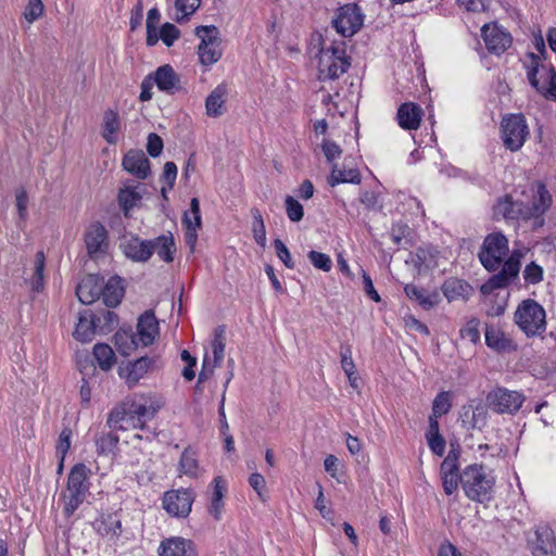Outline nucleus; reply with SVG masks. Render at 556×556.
Returning <instances> with one entry per match:
<instances>
[{"label": "nucleus", "mask_w": 556, "mask_h": 556, "mask_svg": "<svg viewBox=\"0 0 556 556\" xmlns=\"http://www.w3.org/2000/svg\"><path fill=\"white\" fill-rule=\"evenodd\" d=\"M509 253L508 239L501 231L489 233L482 243L478 254L483 267L489 271L501 270L493 275L483 288L496 290L507 287L519 274L520 262L523 257L521 250H513Z\"/></svg>", "instance_id": "1"}, {"label": "nucleus", "mask_w": 556, "mask_h": 556, "mask_svg": "<svg viewBox=\"0 0 556 556\" xmlns=\"http://www.w3.org/2000/svg\"><path fill=\"white\" fill-rule=\"evenodd\" d=\"M156 410L157 406L150 395L135 393L112 409L106 422L112 429H142L154 417Z\"/></svg>", "instance_id": "2"}, {"label": "nucleus", "mask_w": 556, "mask_h": 556, "mask_svg": "<svg viewBox=\"0 0 556 556\" xmlns=\"http://www.w3.org/2000/svg\"><path fill=\"white\" fill-rule=\"evenodd\" d=\"M460 483L469 500L484 503L492 498L495 477L492 470L482 465L472 464L460 473Z\"/></svg>", "instance_id": "3"}, {"label": "nucleus", "mask_w": 556, "mask_h": 556, "mask_svg": "<svg viewBox=\"0 0 556 556\" xmlns=\"http://www.w3.org/2000/svg\"><path fill=\"white\" fill-rule=\"evenodd\" d=\"M90 469L85 464H76L67 477L66 490L63 493L64 514L72 516L84 503L89 492Z\"/></svg>", "instance_id": "4"}, {"label": "nucleus", "mask_w": 556, "mask_h": 556, "mask_svg": "<svg viewBox=\"0 0 556 556\" xmlns=\"http://www.w3.org/2000/svg\"><path fill=\"white\" fill-rule=\"evenodd\" d=\"M527 77L538 93L547 100L556 101V72L539 56L531 53L526 64Z\"/></svg>", "instance_id": "5"}, {"label": "nucleus", "mask_w": 556, "mask_h": 556, "mask_svg": "<svg viewBox=\"0 0 556 556\" xmlns=\"http://www.w3.org/2000/svg\"><path fill=\"white\" fill-rule=\"evenodd\" d=\"M514 319L527 337L541 336L546 330L545 309L532 299L523 300L517 306Z\"/></svg>", "instance_id": "6"}, {"label": "nucleus", "mask_w": 556, "mask_h": 556, "mask_svg": "<svg viewBox=\"0 0 556 556\" xmlns=\"http://www.w3.org/2000/svg\"><path fill=\"white\" fill-rule=\"evenodd\" d=\"M350 65L344 42L321 48L318 61L320 79H337L349 70Z\"/></svg>", "instance_id": "7"}, {"label": "nucleus", "mask_w": 556, "mask_h": 556, "mask_svg": "<svg viewBox=\"0 0 556 556\" xmlns=\"http://www.w3.org/2000/svg\"><path fill=\"white\" fill-rule=\"evenodd\" d=\"M195 35L201 40L198 47L200 63L204 66H211L215 64L223 54L217 27L213 25L198 26L195 28Z\"/></svg>", "instance_id": "8"}, {"label": "nucleus", "mask_w": 556, "mask_h": 556, "mask_svg": "<svg viewBox=\"0 0 556 556\" xmlns=\"http://www.w3.org/2000/svg\"><path fill=\"white\" fill-rule=\"evenodd\" d=\"M501 126L504 146L513 152L520 150L529 135L526 118L521 114H510L502 119Z\"/></svg>", "instance_id": "9"}, {"label": "nucleus", "mask_w": 556, "mask_h": 556, "mask_svg": "<svg viewBox=\"0 0 556 556\" xmlns=\"http://www.w3.org/2000/svg\"><path fill=\"white\" fill-rule=\"evenodd\" d=\"M525 400L521 392L498 387L488 393L486 405L497 414L514 415L520 409Z\"/></svg>", "instance_id": "10"}, {"label": "nucleus", "mask_w": 556, "mask_h": 556, "mask_svg": "<svg viewBox=\"0 0 556 556\" xmlns=\"http://www.w3.org/2000/svg\"><path fill=\"white\" fill-rule=\"evenodd\" d=\"M363 23L364 15L361 8L355 3L341 7L332 21L333 27L342 37H351L356 34Z\"/></svg>", "instance_id": "11"}, {"label": "nucleus", "mask_w": 556, "mask_h": 556, "mask_svg": "<svg viewBox=\"0 0 556 556\" xmlns=\"http://www.w3.org/2000/svg\"><path fill=\"white\" fill-rule=\"evenodd\" d=\"M527 548L532 556H556V535L548 526H539L527 536Z\"/></svg>", "instance_id": "12"}, {"label": "nucleus", "mask_w": 556, "mask_h": 556, "mask_svg": "<svg viewBox=\"0 0 556 556\" xmlns=\"http://www.w3.org/2000/svg\"><path fill=\"white\" fill-rule=\"evenodd\" d=\"M553 197L546 186L536 181L532 187V198L523 204V220L541 218L552 206Z\"/></svg>", "instance_id": "13"}, {"label": "nucleus", "mask_w": 556, "mask_h": 556, "mask_svg": "<svg viewBox=\"0 0 556 556\" xmlns=\"http://www.w3.org/2000/svg\"><path fill=\"white\" fill-rule=\"evenodd\" d=\"M193 501V493L188 489L170 490L163 496V507L170 516L185 518L190 514Z\"/></svg>", "instance_id": "14"}, {"label": "nucleus", "mask_w": 556, "mask_h": 556, "mask_svg": "<svg viewBox=\"0 0 556 556\" xmlns=\"http://www.w3.org/2000/svg\"><path fill=\"white\" fill-rule=\"evenodd\" d=\"M155 366L156 359L143 356L119 366L118 375L128 388H134L142 378L152 371Z\"/></svg>", "instance_id": "15"}, {"label": "nucleus", "mask_w": 556, "mask_h": 556, "mask_svg": "<svg viewBox=\"0 0 556 556\" xmlns=\"http://www.w3.org/2000/svg\"><path fill=\"white\" fill-rule=\"evenodd\" d=\"M486 49L496 55L504 53L511 45V36L497 24H485L481 28Z\"/></svg>", "instance_id": "16"}, {"label": "nucleus", "mask_w": 556, "mask_h": 556, "mask_svg": "<svg viewBox=\"0 0 556 556\" xmlns=\"http://www.w3.org/2000/svg\"><path fill=\"white\" fill-rule=\"evenodd\" d=\"M85 243L88 255L97 258L106 253L109 248L108 230L99 222L92 223L85 232Z\"/></svg>", "instance_id": "17"}, {"label": "nucleus", "mask_w": 556, "mask_h": 556, "mask_svg": "<svg viewBox=\"0 0 556 556\" xmlns=\"http://www.w3.org/2000/svg\"><path fill=\"white\" fill-rule=\"evenodd\" d=\"M159 556H198L193 541L182 536H170L161 541Z\"/></svg>", "instance_id": "18"}, {"label": "nucleus", "mask_w": 556, "mask_h": 556, "mask_svg": "<svg viewBox=\"0 0 556 556\" xmlns=\"http://www.w3.org/2000/svg\"><path fill=\"white\" fill-rule=\"evenodd\" d=\"M224 329L218 328L215 330V337L212 342V357L208 355L204 356L202 370L199 375V382L207 378L216 366H218L225 356V337Z\"/></svg>", "instance_id": "19"}, {"label": "nucleus", "mask_w": 556, "mask_h": 556, "mask_svg": "<svg viewBox=\"0 0 556 556\" xmlns=\"http://www.w3.org/2000/svg\"><path fill=\"white\" fill-rule=\"evenodd\" d=\"M150 240L137 236L125 238L121 243L124 255L136 263H146L151 258Z\"/></svg>", "instance_id": "20"}, {"label": "nucleus", "mask_w": 556, "mask_h": 556, "mask_svg": "<svg viewBox=\"0 0 556 556\" xmlns=\"http://www.w3.org/2000/svg\"><path fill=\"white\" fill-rule=\"evenodd\" d=\"M424 110L415 102L402 103L396 112L397 125L404 130H417L420 127Z\"/></svg>", "instance_id": "21"}, {"label": "nucleus", "mask_w": 556, "mask_h": 556, "mask_svg": "<svg viewBox=\"0 0 556 556\" xmlns=\"http://www.w3.org/2000/svg\"><path fill=\"white\" fill-rule=\"evenodd\" d=\"M123 167L138 179L150 175V161L141 150H130L123 159Z\"/></svg>", "instance_id": "22"}, {"label": "nucleus", "mask_w": 556, "mask_h": 556, "mask_svg": "<svg viewBox=\"0 0 556 556\" xmlns=\"http://www.w3.org/2000/svg\"><path fill=\"white\" fill-rule=\"evenodd\" d=\"M137 339L141 346L151 345L159 336V323L154 313H143L137 324Z\"/></svg>", "instance_id": "23"}, {"label": "nucleus", "mask_w": 556, "mask_h": 556, "mask_svg": "<svg viewBox=\"0 0 556 556\" xmlns=\"http://www.w3.org/2000/svg\"><path fill=\"white\" fill-rule=\"evenodd\" d=\"M102 292V280L96 275L84 277L76 288V295L83 304H91Z\"/></svg>", "instance_id": "24"}, {"label": "nucleus", "mask_w": 556, "mask_h": 556, "mask_svg": "<svg viewBox=\"0 0 556 556\" xmlns=\"http://www.w3.org/2000/svg\"><path fill=\"white\" fill-rule=\"evenodd\" d=\"M150 242L151 256L155 253L157 257L165 263L174 262L177 248L170 232L150 239Z\"/></svg>", "instance_id": "25"}, {"label": "nucleus", "mask_w": 556, "mask_h": 556, "mask_svg": "<svg viewBox=\"0 0 556 556\" xmlns=\"http://www.w3.org/2000/svg\"><path fill=\"white\" fill-rule=\"evenodd\" d=\"M485 344L497 353H509L517 350L516 343L504 331L493 326L485 328Z\"/></svg>", "instance_id": "26"}, {"label": "nucleus", "mask_w": 556, "mask_h": 556, "mask_svg": "<svg viewBox=\"0 0 556 556\" xmlns=\"http://www.w3.org/2000/svg\"><path fill=\"white\" fill-rule=\"evenodd\" d=\"M228 88L226 84L216 86L205 100L206 115L210 117L222 116L226 112Z\"/></svg>", "instance_id": "27"}, {"label": "nucleus", "mask_w": 556, "mask_h": 556, "mask_svg": "<svg viewBox=\"0 0 556 556\" xmlns=\"http://www.w3.org/2000/svg\"><path fill=\"white\" fill-rule=\"evenodd\" d=\"M153 80L160 90L167 93H175L180 89V79L170 65L160 66Z\"/></svg>", "instance_id": "28"}, {"label": "nucleus", "mask_w": 556, "mask_h": 556, "mask_svg": "<svg viewBox=\"0 0 556 556\" xmlns=\"http://www.w3.org/2000/svg\"><path fill=\"white\" fill-rule=\"evenodd\" d=\"M191 214L193 215L194 222H190V215L185 214L182 223L186 226V243L191 250L194 249L198 239V229L201 227V214H200V202L197 198L191 199Z\"/></svg>", "instance_id": "29"}, {"label": "nucleus", "mask_w": 556, "mask_h": 556, "mask_svg": "<svg viewBox=\"0 0 556 556\" xmlns=\"http://www.w3.org/2000/svg\"><path fill=\"white\" fill-rule=\"evenodd\" d=\"M523 203L514 202L510 195H505L494 205L493 214L496 218L523 219Z\"/></svg>", "instance_id": "30"}, {"label": "nucleus", "mask_w": 556, "mask_h": 556, "mask_svg": "<svg viewBox=\"0 0 556 556\" xmlns=\"http://www.w3.org/2000/svg\"><path fill=\"white\" fill-rule=\"evenodd\" d=\"M122 121L117 111L108 109L103 113L101 136L109 144L117 142V134L121 131Z\"/></svg>", "instance_id": "31"}, {"label": "nucleus", "mask_w": 556, "mask_h": 556, "mask_svg": "<svg viewBox=\"0 0 556 556\" xmlns=\"http://www.w3.org/2000/svg\"><path fill=\"white\" fill-rule=\"evenodd\" d=\"M97 532L110 540L118 539L122 534V521L116 514L102 515L94 523Z\"/></svg>", "instance_id": "32"}, {"label": "nucleus", "mask_w": 556, "mask_h": 556, "mask_svg": "<svg viewBox=\"0 0 556 556\" xmlns=\"http://www.w3.org/2000/svg\"><path fill=\"white\" fill-rule=\"evenodd\" d=\"M212 494L208 505V513L214 519L219 520L224 510V496L227 490L226 482L220 478L216 477L212 482Z\"/></svg>", "instance_id": "33"}, {"label": "nucleus", "mask_w": 556, "mask_h": 556, "mask_svg": "<svg viewBox=\"0 0 556 556\" xmlns=\"http://www.w3.org/2000/svg\"><path fill=\"white\" fill-rule=\"evenodd\" d=\"M123 280L119 277H111L106 283L102 285L101 295L103 302L109 307L117 306L124 296Z\"/></svg>", "instance_id": "34"}, {"label": "nucleus", "mask_w": 556, "mask_h": 556, "mask_svg": "<svg viewBox=\"0 0 556 556\" xmlns=\"http://www.w3.org/2000/svg\"><path fill=\"white\" fill-rule=\"evenodd\" d=\"M405 294L410 299L418 302V304L425 308L430 309L439 303V295L435 292H428L422 288L409 283L404 288Z\"/></svg>", "instance_id": "35"}, {"label": "nucleus", "mask_w": 556, "mask_h": 556, "mask_svg": "<svg viewBox=\"0 0 556 556\" xmlns=\"http://www.w3.org/2000/svg\"><path fill=\"white\" fill-rule=\"evenodd\" d=\"M463 421L467 422L469 428L481 430L488 424V407L482 404L465 407Z\"/></svg>", "instance_id": "36"}, {"label": "nucleus", "mask_w": 556, "mask_h": 556, "mask_svg": "<svg viewBox=\"0 0 556 556\" xmlns=\"http://www.w3.org/2000/svg\"><path fill=\"white\" fill-rule=\"evenodd\" d=\"M114 344L123 355H129L140 346L137 336L131 329H121L114 334Z\"/></svg>", "instance_id": "37"}, {"label": "nucleus", "mask_w": 556, "mask_h": 556, "mask_svg": "<svg viewBox=\"0 0 556 556\" xmlns=\"http://www.w3.org/2000/svg\"><path fill=\"white\" fill-rule=\"evenodd\" d=\"M362 181V176L356 168L341 169L337 164L332 165L331 174L328 177V184L334 187L339 184H354L358 185Z\"/></svg>", "instance_id": "38"}, {"label": "nucleus", "mask_w": 556, "mask_h": 556, "mask_svg": "<svg viewBox=\"0 0 556 556\" xmlns=\"http://www.w3.org/2000/svg\"><path fill=\"white\" fill-rule=\"evenodd\" d=\"M442 291L447 301L452 302L467 298L470 287L464 280L451 278L443 283Z\"/></svg>", "instance_id": "39"}, {"label": "nucleus", "mask_w": 556, "mask_h": 556, "mask_svg": "<svg viewBox=\"0 0 556 556\" xmlns=\"http://www.w3.org/2000/svg\"><path fill=\"white\" fill-rule=\"evenodd\" d=\"M94 330L93 316L90 312L86 311L79 316L74 337L80 342H89L94 336Z\"/></svg>", "instance_id": "40"}, {"label": "nucleus", "mask_w": 556, "mask_h": 556, "mask_svg": "<svg viewBox=\"0 0 556 556\" xmlns=\"http://www.w3.org/2000/svg\"><path fill=\"white\" fill-rule=\"evenodd\" d=\"M140 186L137 187H125L118 192V204L123 210L125 216H128L130 210L139 204L142 199L141 192L138 190Z\"/></svg>", "instance_id": "41"}, {"label": "nucleus", "mask_w": 556, "mask_h": 556, "mask_svg": "<svg viewBox=\"0 0 556 556\" xmlns=\"http://www.w3.org/2000/svg\"><path fill=\"white\" fill-rule=\"evenodd\" d=\"M93 357L98 366L103 370H110L116 362L113 349L105 343H98L93 346Z\"/></svg>", "instance_id": "42"}, {"label": "nucleus", "mask_w": 556, "mask_h": 556, "mask_svg": "<svg viewBox=\"0 0 556 556\" xmlns=\"http://www.w3.org/2000/svg\"><path fill=\"white\" fill-rule=\"evenodd\" d=\"M178 470L180 475H186L190 478H195L199 475V463L197 454L191 448H186L180 457Z\"/></svg>", "instance_id": "43"}, {"label": "nucleus", "mask_w": 556, "mask_h": 556, "mask_svg": "<svg viewBox=\"0 0 556 556\" xmlns=\"http://www.w3.org/2000/svg\"><path fill=\"white\" fill-rule=\"evenodd\" d=\"M200 4L201 0H175L176 22L187 21L199 9Z\"/></svg>", "instance_id": "44"}, {"label": "nucleus", "mask_w": 556, "mask_h": 556, "mask_svg": "<svg viewBox=\"0 0 556 556\" xmlns=\"http://www.w3.org/2000/svg\"><path fill=\"white\" fill-rule=\"evenodd\" d=\"M253 216L252 232L255 242L262 247H266V229L261 212L257 208H252Z\"/></svg>", "instance_id": "45"}, {"label": "nucleus", "mask_w": 556, "mask_h": 556, "mask_svg": "<svg viewBox=\"0 0 556 556\" xmlns=\"http://www.w3.org/2000/svg\"><path fill=\"white\" fill-rule=\"evenodd\" d=\"M452 407V395L447 391H442L437 394L432 403V413L434 417L446 415Z\"/></svg>", "instance_id": "46"}, {"label": "nucleus", "mask_w": 556, "mask_h": 556, "mask_svg": "<svg viewBox=\"0 0 556 556\" xmlns=\"http://www.w3.org/2000/svg\"><path fill=\"white\" fill-rule=\"evenodd\" d=\"M285 205L287 216L291 222L298 223L302 220L304 216V208L296 199L291 195H287L285 199Z\"/></svg>", "instance_id": "47"}, {"label": "nucleus", "mask_w": 556, "mask_h": 556, "mask_svg": "<svg viewBox=\"0 0 556 556\" xmlns=\"http://www.w3.org/2000/svg\"><path fill=\"white\" fill-rule=\"evenodd\" d=\"M480 321L477 318L469 319L460 329V337L470 343L476 344L480 340Z\"/></svg>", "instance_id": "48"}, {"label": "nucleus", "mask_w": 556, "mask_h": 556, "mask_svg": "<svg viewBox=\"0 0 556 556\" xmlns=\"http://www.w3.org/2000/svg\"><path fill=\"white\" fill-rule=\"evenodd\" d=\"M307 257L315 268L326 273L330 271L332 261L329 255L317 251H309Z\"/></svg>", "instance_id": "49"}, {"label": "nucleus", "mask_w": 556, "mask_h": 556, "mask_svg": "<svg viewBox=\"0 0 556 556\" xmlns=\"http://www.w3.org/2000/svg\"><path fill=\"white\" fill-rule=\"evenodd\" d=\"M543 268L535 262H531L523 269V279L529 285H536L543 280Z\"/></svg>", "instance_id": "50"}, {"label": "nucleus", "mask_w": 556, "mask_h": 556, "mask_svg": "<svg viewBox=\"0 0 556 556\" xmlns=\"http://www.w3.org/2000/svg\"><path fill=\"white\" fill-rule=\"evenodd\" d=\"M180 37V30L172 23H165L160 29V38L166 47H172Z\"/></svg>", "instance_id": "51"}, {"label": "nucleus", "mask_w": 556, "mask_h": 556, "mask_svg": "<svg viewBox=\"0 0 556 556\" xmlns=\"http://www.w3.org/2000/svg\"><path fill=\"white\" fill-rule=\"evenodd\" d=\"M458 471V453L452 450L441 464L440 475L459 473Z\"/></svg>", "instance_id": "52"}, {"label": "nucleus", "mask_w": 556, "mask_h": 556, "mask_svg": "<svg viewBox=\"0 0 556 556\" xmlns=\"http://www.w3.org/2000/svg\"><path fill=\"white\" fill-rule=\"evenodd\" d=\"M118 439L112 433H103L96 440V445L99 453H109L111 452L115 445L117 444Z\"/></svg>", "instance_id": "53"}, {"label": "nucleus", "mask_w": 556, "mask_h": 556, "mask_svg": "<svg viewBox=\"0 0 556 556\" xmlns=\"http://www.w3.org/2000/svg\"><path fill=\"white\" fill-rule=\"evenodd\" d=\"M249 483L251 488L257 493L260 500L265 502L267 497L265 478L261 473L254 472L250 476Z\"/></svg>", "instance_id": "54"}, {"label": "nucleus", "mask_w": 556, "mask_h": 556, "mask_svg": "<svg viewBox=\"0 0 556 556\" xmlns=\"http://www.w3.org/2000/svg\"><path fill=\"white\" fill-rule=\"evenodd\" d=\"M274 248L278 258L286 265V267L294 268V262L292 261L290 251L280 239L274 240Z\"/></svg>", "instance_id": "55"}, {"label": "nucleus", "mask_w": 556, "mask_h": 556, "mask_svg": "<svg viewBox=\"0 0 556 556\" xmlns=\"http://www.w3.org/2000/svg\"><path fill=\"white\" fill-rule=\"evenodd\" d=\"M321 150L324 155L326 156L329 163H332L337 159H339L342 154V150L334 141L324 139L321 143Z\"/></svg>", "instance_id": "56"}, {"label": "nucleus", "mask_w": 556, "mask_h": 556, "mask_svg": "<svg viewBox=\"0 0 556 556\" xmlns=\"http://www.w3.org/2000/svg\"><path fill=\"white\" fill-rule=\"evenodd\" d=\"M442 486L446 495H452L458 490L460 473L440 475Z\"/></svg>", "instance_id": "57"}, {"label": "nucleus", "mask_w": 556, "mask_h": 556, "mask_svg": "<svg viewBox=\"0 0 556 556\" xmlns=\"http://www.w3.org/2000/svg\"><path fill=\"white\" fill-rule=\"evenodd\" d=\"M71 430L64 429L61 431L56 445V454L61 457V462H63L67 451L71 447Z\"/></svg>", "instance_id": "58"}, {"label": "nucleus", "mask_w": 556, "mask_h": 556, "mask_svg": "<svg viewBox=\"0 0 556 556\" xmlns=\"http://www.w3.org/2000/svg\"><path fill=\"white\" fill-rule=\"evenodd\" d=\"M163 140L156 134H150L148 136L147 151L152 157H156L162 153Z\"/></svg>", "instance_id": "59"}, {"label": "nucleus", "mask_w": 556, "mask_h": 556, "mask_svg": "<svg viewBox=\"0 0 556 556\" xmlns=\"http://www.w3.org/2000/svg\"><path fill=\"white\" fill-rule=\"evenodd\" d=\"M404 325H405V328L409 331H416L424 336L429 334L428 327L413 315H408V316L404 317Z\"/></svg>", "instance_id": "60"}, {"label": "nucleus", "mask_w": 556, "mask_h": 556, "mask_svg": "<svg viewBox=\"0 0 556 556\" xmlns=\"http://www.w3.org/2000/svg\"><path fill=\"white\" fill-rule=\"evenodd\" d=\"M426 440H427L430 451L433 454H435L437 456H443V454L445 452L446 443H445L444 438L441 434L428 437V438H426Z\"/></svg>", "instance_id": "61"}, {"label": "nucleus", "mask_w": 556, "mask_h": 556, "mask_svg": "<svg viewBox=\"0 0 556 556\" xmlns=\"http://www.w3.org/2000/svg\"><path fill=\"white\" fill-rule=\"evenodd\" d=\"M341 356V367L346 376H351L356 371L355 364L352 358V351L350 348L342 350L340 353Z\"/></svg>", "instance_id": "62"}, {"label": "nucleus", "mask_w": 556, "mask_h": 556, "mask_svg": "<svg viewBox=\"0 0 556 556\" xmlns=\"http://www.w3.org/2000/svg\"><path fill=\"white\" fill-rule=\"evenodd\" d=\"M361 273H362L365 293L372 301H375L376 303H379L381 301V298H380L379 293L376 291L371 278L367 275V273L364 269H361Z\"/></svg>", "instance_id": "63"}, {"label": "nucleus", "mask_w": 556, "mask_h": 556, "mask_svg": "<svg viewBox=\"0 0 556 556\" xmlns=\"http://www.w3.org/2000/svg\"><path fill=\"white\" fill-rule=\"evenodd\" d=\"M16 198V207L18 212V216L21 219H25L27 214V202L28 197L24 189H18L15 194Z\"/></svg>", "instance_id": "64"}]
</instances>
